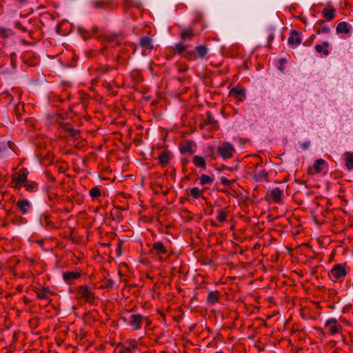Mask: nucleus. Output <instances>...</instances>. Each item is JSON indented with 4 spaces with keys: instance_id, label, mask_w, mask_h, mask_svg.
I'll return each instance as SVG.
<instances>
[{
    "instance_id": "obj_1",
    "label": "nucleus",
    "mask_w": 353,
    "mask_h": 353,
    "mask_svg": "<svg viewBox=\"0 0 353 353\" xmlns=\"http://www.w3.org/2000/svg\"><path fill=\"white\" fill-rule=\"evenodd\" d=\"M77 292L80 299L89 303H94L95 299L94 293L88 285H84L78 286L77 288Z\"/></svg>"
},
{
    "instance_id": "obj_2",
    "label": "nucleus",
    "mask_w": 353,
    "mask_h": 353,
    "mask_svg": "<svg viewBox=\"0 0 353 353\" xmlns=\"http://www.w3.org/2000/svg\"><path fill=\"white\" fill-rule=\"evenodd\" d=\"M91 4L94 8L103 9L105 11L113 10L118 5L114 0H94Z\"/></svg>"
},
{
    "instance_id": "obj_3",
    "label": "nucleus",
    "mask_w": 353,
    "mask_h": 353,
    "mask_svg": "<svg viewBox=\"0 0 353 353\" xmlns=\"http://www.w3.org/2000/svg\"><path fill=\"white\" fill-rule=\"evenodd\" d=\"M101 40L105 41L108 43L104 48L101 49V52L104 53L105 50L110 46L114 47L116 46L120 45L121 42L118 39V34L114 33H106L103 37H101Z\"/></svg>"
},
{
    "instance_id": "obj_4",
    "label": "nucleus",
    "mask_w": 353,
    "mask_h": 353,
    "mask_svg": "<svg viewBox=\"0 0 353 353\" xmlns=\"http://www.w3.org/2000/svg\"><path fill=\"white\" fill-rule=\"evenodd\" d=\"M28 171L26 168H22L19 172L13 175L12 180L14 181V188H19L27 182V177Z\"/></svg>"
},
{
    "instance_id": "obj_5",
    "label": "nucleus",
    "mask_w": 353,
    "mask_h": 353,
    "mask_svg": "<svg viewBox=\"0 0 353 353\" xmlns=\"http://www.w3.org/2000/svg\"><path fill=\"white\" fill-rule=\"evenodd\" d=\"M143 316L139 314H132L129 316L125 317L124 319L128 325H130L134 330H140L141 327Z\"/></svg>"
},
{
    "instance_id": "obj_6",
    "label": "nucleus",
    "mask_w": 353,
    "mask_h": 353,
    "mask_svg": "<svg viewBox=\"0 0 353 353\" xmlns=\"http://www.w3.org/2000/svg\"><path fill=\"white\" fill-rule=\"evenodd\" d=\"M234 150V146L229 142H225L218 148L219 153L223 159L232 158Z\"/></svg>"
},
{
    "instance_id": "obj_7",
    "label": "nucleus",
    "mask_w": 353,
    "mask_h": 353,
    "mask_svg": "<svg viewBox=\"0 0 353 353\" xmlns=\"http://www.w3.org/2000/svg\"><path fill=\"white\" fill-rule=\"evenodd\" d=\"M325 329L328 331L330 334L334 335L342 330V326L338 323L335 318H331L326 321Z\"/></svg>"
},
{
    "instance_id": "obj_8",
    "label": "nucleus",
    "mask_w": 353,
    "mask_h": 353,
    "mask_svg": "<svg viewBox=\"0 0 353 353\" xmlns=\"http://www.w3.org/2000/svg\"><path fill=\"white\" fill-rule=\"evenodd\" d=\"M347 272L343 265H336L329 272V276L332 279L339 280L345 276Z\"/></svg>"
},
{
    "instance_id": "obj_9",
    "label": "nucleus",
    "mask_w": 353,
    "mask_h": 353,
    "mask_svg": "<svg viewBox=\"0 0 353 353\" xmlns=\"http://www.w3.org/2000/svg\"><path fill=\"white\" fill-rule=\"evenodd\" d=\"M137 345L135 341L125 342L117 345L114 351L116 353H134Z\"/></svg>"
},
{
    "instance_id": "obj_10",
    "label": "nucleus",
    "mask_w": 353,
    "mask_h": 353,
    "mask_svg": "<svg viewBox=\"0 0 353 353\" xmlns=\"http://www.w3.org/2000/svg\"><path fill=\"white\" fill-rule=\"evenodd\" d=\"M261 163L262 160H260V162L255 165L253 170L254 176L256 181L265 180L268 176V173L265 169L259 170V167Z\"/></svg>"
},
{
    "instance_id": "obj_11",
    "label": "nucleus",
    "mask_w": 353,
    "mask_h": 353,
    "mask_svg": "<svg viewBox=\"0 0 353 353\" xmlns=\"http://www.w3.org/2000/svg\"><path fill=\"white\" fill-rule=\"evenodd\" d=\"M194 35L195 33L192 26L185 28L180 33L181 41L186 43L187 41L192 40Z\"/></svg>"
},
{
    "instance_id": "obj_12",
    "label": "nucleus",
    "mask_w": 353,
    "mask_h": 353,
    "mask_svg": "<svg viewBox=\"0 0 353 353\" xmlns=\"http://www.w3.org/2000/svg\"><path fill=\"white\" fill-rule=\"evenodd\" d=\"M288 41L289 45L292 47H296L300 45L301 43V37L299 32L296 30H292Z\"/></svg>"
},
{
    "instance_id": "obj_13",
    "label": "nucleus",
    "mask_w": 353,
    "mask_h": 353,
    "mask_svg": "<svg viewBox=\"0 0 353 353\" xmlns=\"http://www.w3.org/2000/svg\"><path fill=\"white\" fill-rule=\"evenodd\" d=\"M81 277V273L77 272H65L63 274V279L68 284H71L74 280Z\"/></svg>"
},
{
    "instance_id": "obj_14",
    "label": "nucleus",
    "mask_w": 353,
    "mask_h": 353,
    "mask_svg": "<svg viewBox=\"0 0 353 353\" xmlns=\"http://www.w3.org/2000/svg\"><path fill=\"white\" fill-rule=\"evenodd\" d=\"M194 145V142L191 140L186 141L183 144L180 145V152L181 154L189 153L193 154L194 151L192 150V147Z\"/></svg>"
},
{
    "instance_id": "obj_15",
    "label": "nucleus",
    "mask_w": 353,
    "mask_h": 353,
    "mask_svg": "<svg viewBox=\"0 0 353 353\" xmlns=\"http://www.w3.org/2000/svg\"><path fill=\"white\" fill-rule=\"evenodd\" d=\"M172 153L169 150H163L158 157L160 165L163 166L168 164L170 161Z\"/></svg>"
},
{
    "instance_id": "obj_16",
    "label": "nucleus",
    "mask_w": 353,
    "mask_h": 353,
    "mask_svg": "<svg viewBox=\"0 0 353 353\" xmlns=\"http://www.w3.org/2000/svg\"><path fill=\"white\" fill-rule=\"evenodd\" d=\"M221 295L218 291H211L207 296V302L210 305H214L219 301Z\"/></svg>"
},
{
    "instance_id": "obj_17",
    "label": "nucleus",
    "mask_w": 353,
    "mask_h": 353,
    "mask_svg": "<svg viewBox=\"0 0 353 353\" xmlns=\"http://www.w3.org/2000/svg\"><path fill=\"white\" fill-rule=\"evenodd\" d=\"M188 46L183 42H179L172 47L174 54H184L188 49Z\"/></svg>"
},
{
    "instance_id": "obj_18",
    "label": "nucleus",
    "mask_w": 353,
    "mask_h": 353,
    "mask_svg": "<svg viewBox=\"0 0 353 353\" xmlns=\"http://www.w3.org/2000/svg\"><path fill=\"white\" fill-rule=\"evenodd\" d=\"M330 43L328 41H323L321 44L316 45L314 48L318 53L323 52L325 56H328L330 51L327 50Z\"/></svg>"
},
{
    "instance_id": "obj_19",
    "label": "nucleus",
    "mask_w": 353,
    "mask_h": 353,
    "mask_svg": "<svg viewBox=\"0 0 353 353\" xmlns=\"http://www.w3.org/2000/svg\"><path fill=\"white\" fill-rule=\"evenodd\" d=\"M152 249L156 252L157 254H165L167 253L166 248L161 241L154 243L152 245Z\"/></svg>"
},
{
    "instance_id": "obj_20",
    "label": "nucleus",
    "mask_w": 353,
    "mask_h": 353,
    "mask_svg": "<svg viewBox=\"0 0 353 353\" xmlns=\"http://www.w3.org/2000/svg\"><path fill=\"white\" fill-rule=\"evenodd\" d=\"M17 206L21 213L26 214L30 208V203L28 200H21L17 203Z\"/></svg>"
},
{
    "instance_id": "obj_21",
    "label": "nucleus",
    "mask_w": 353,
    "mask_h": 353,
    "mask_svg": "<svg viewBox=\"0 0 353 353\" xmlns=\"http://www.w3.org/2000/svg\"><path fill=\"white\" fill-rule=\"evenodd\" d=\"M64 130L68 132L69 135L74 139H77L79 137L80 131L79 130L73 128L70 124L65 123L63 125Z\"/></svg>"
},
{
    "instance_id": "obj_22",
    "label": "nucleus",
    "mask_w": 353,
    "mask_h": 353,
    "mask_svg": "<svg viewBox=\"0 0 353 353\" xmlns=\"http://www.w3.org/2000/svg\"><path fill=\"white\" fill-rule=\"evenodd\" d=\"M197 54V59H204L208 52V49L205 45H200L194 48Z\"/></svg>"
},
{
    "instance_id": "obj_23",
    "label": "nucleus",
    "mask_w": 353,
    "mask_h": 353,
    "mask_svg": "<svg viewBox=\"0 0 353 353\" xmlns=\"http://www.w3.org/2000/svg\"><path fill=\"white\" fill-rule=\"evenodd\" d=\"M192 162L196 167L206 169V162L203 157L195 155L192 158Z\"/></svg>"
},
{
    "instance_id": "obj_24",
    "label": "nucleus",
    "mask_w": 353,
    "mask_h": 353,
    "mask_svg": "<svg viewBox=\"0 0 353 353\" xmlns=\"http://www.w3.org/2000/svg\"><path fill=\"white\" fill-rule=\"evenodd\" d=\"M283 194V190L279 188H275L270 192V196L273 201L276 203H279L281 200V196Z\"/></svg>"
},
{
    "instance_id": "obj_25",
    "label": "nucleus",
    "mask_w": 353,
    "mask_h": 353,
    "mask_svg": "<svg viewBox=\"0 0 353 353\" xmlns=\"http://www.w3.org/2000/svg\"><path fill=\"white\" fill-rule=\"evenodd\" d=\"M336 31L338 34H340V33L347 34V33L350 32V29L348 27V24L345 21H342V22H340L336 26Z\"/></svg>"
},
{
    "instance_id": "obj_26",
    "label": "nucleus",
    "mask_w": 353,
    "mask_h": 353,
    "mask_svg": "<svg viewBox=\"0 0 353 353\" xmlns=\"http://www.w3.org/2000/svg\"><path fill=\"white\" fill-rule=\"evenodd\" d=\"M216 123V121L212 117V114L210 112H207V118L205 119L203 123L200 124V128L203 129L206 125H214Z\"/></svg>"
},
{
    "instance_id": "obj_27",
    "label": "nucleus",
    "mask_w": 353,
    "mask_h": 353,
    "mask_svg": "<svg viewBox=\"0 0 353 353\" xmlns=\"http://www.w3.org/2000/svg\"><path fill=\"white\" fill-rule=\"evenodd\" d=\"M325 165H327L326 161L323 159H319L314 163V169L316 173H320Z\"/></svg>"
},
{
    "instance_id": "obj_28",
    "label": "nucleus",
    "mask_w": 353,
    "mask_h": 353,
    "mask_svg": "<svg viewBox=\"0 0 353 353\" xmlns=\"http://www.w3.org/2000/svg\"><path fill=\"white\" fill-rule=\"evenodd\" d=\"M345 156V165L347 170H351L353 169V152H347Z\"/></svg>"
},
{
    "instance_id": "obj_29",
    "label": "nucleus",
    "mask_w": 353,
    "mask_h": 353,
    "mask_svg": "<svg viewBox=\"0 0 353 353\" xmlns=\"http://www.w3.org/2000/svg\"><path fill=\"white\" fill-rule=\"evenodd\" d=\"M322 14L327 21H332L335 17V10L334 8H324L322 10Z\"/></svg>"
},
{
    "instance_id": "obj_30",
    "label": "nucleus",
    "mask_w": 353,
    "mask_h": 353,
    "mask_svg": "<svg viewBox=\"0 0 353 353\" xmlns=\"http://www.w3.org/2000/svg\"><path fill=\"white\" fill-rule=\"evenodd\" d=\"M13 34L11 29L0 26V38L6 39L13 35Z\"/></svg>"
},
{
    "instance_id": "obj_31",
    "label": "nucleus",
    "mask_w": 353,
    "mask_h": 353,
    "mask_svg": "<svg viewBox=\"0 0 353 353\" xmlns=\"http://www.w3.org/2000/svg\"><path fill=\"white\" fill-rule=\"evenodd\" d=\"M183 57L188 60H196L197 59V54L194 50H187L183 54Z\"/></svg>"
},
{
    "instance_id": "obj_32",
    "label": "nucleus",
    "mask_w": 353,
    "mask_h": 353,
    "mask_svg": "<svg viewBox=\"0 0 353 353\" xmlns=\"http://www.w3.org/2000/svg\"><path fill=\"white\" fill-rule=\"evenodd\" d=\"M140 46L142 48H152V39L150 37L145 36L140 39Z\"/></svg>"
},
{
    "instance_id": "obj_33",
    "label": "nucleus",
    "mask_w": 353,
    "mask_h": 353,
    "mask_svg": "<svg viewBox=\"0 0 353 353\" xmlns=\"http://www.w3.org/2000/svg\"><path fill=\"white\" fill-rule=\"evenodd\" d=\"M49 292V289L47 288H43L42 289L38 290L37 292V296L40 299H47L48 296L47 293Z\"/></svg>"
},
{
    "instance_id": "obj_34",
    "label": "nucleus",
    "mask_w": 353,
    "mask_h": 353,
    "mask_svg": "<svg viewBox=\"0 0 353 353\" xmlns=\"http://www.w3.org/2000/svg\"><path fill=\"white\" fill-rule=\"evenodd\" d=\"M23 185L29 192H36L38 189V185L34 181L26 182Z\"/></svg>"
},
{
    "instance_id": "obj_35",
    "label": "nucleus",
    "mask_w": 353,
    "mask_h": 353,
    "mask_svg": "<svg viewBox=\"0 0 353 353\" xmlns=\"http://www.w3.org/2000/svg\"><path fill=\"white\" fill-rule=\"evenodd\" d=\"M77 30H78V32L79 33V34H81L83 37V39L84 40H86V39L90 38V32L88 30H87L86 29H85L83 27L79 26L77 28Z\"/></svg>"
},
{
    "instance_id": "obj_36",
    "label": "nucleus",
    "mask_w": 353,
    "mask_h": 353,
    "mask_svg": "<svg viewBox=\"0 0 353 353\" xmlns=\"http://www.w3.org/2000/svg\"><path fill=\"white\" fill-rule=\"evenodd\" d=\"M231 92L236 95L237 97H239V100L241 101H243L245 99V92L244 90H237V89H233Z\"/></svg>"
},
{
    "instance_id": "obj_37",
    "label": "nucleus",
    "mask_w": 353,
    "mask_h": 353,
    "mask_svg": "<svg viewBox=\"0 0 353 353\" xmlns=\"http://www.w3.org/2000/svg\"><path fill=\"white\" fill-rule=\"evenodd\" d=\"M114 282L112 279H105L102 281L101 288L112 289Z\"/></svg>"
},
{
    "instance_id": "obj_38",
    "label": "nucleus",
    "mask_w": 353,
    "mask_h": 353,
    "mask_svg": "<svg viewBox=\"0 0 353 353\" xmlns=\"http://www.w3.org/2000/svg\"><path fill=\"white\" fill-rule=\"evenodd\" d=\"M212 179L210 178L208 175L203 174L200 176V183L201 185L210 184L212 182Z\"/></svg>"
},
{
    "instance_id": "obj_39",
    "label": "nucleus",
    "mask_w": 353,
    "mask_h": 353,
    "mask_svg": "<svg viewBox=\"0 0 353 353\" xmlns=\"http://www.w3.org/2000/svg\"><path fill=\"white\" fill-rule=\"evenodd\" d=\"M190 196H192L194 199H199L201 196L202 192L198 188H193L190 189Z\"/></svg>"
},
{
    "instance_id": "obj_40",
    "label": "nucleus",
    "mask_w": 353,
    "mask_h": 353,
    "mask_svg": "<svg viewBox=\"0 0 353 353\" xmlns=\"http://www.w3.org/2000/svg\"><path fill=\"white\" fill-rule=\"evenodd\" d=\"M90 196L92 199H97L101 196V190L98 187H94L90 190Z\"/></svg>"
},
{
    "instance_id": "obj_41",
    "label": "nucleus",
    "mask_w": 353,
    "mask_h": 353,
    "mask_svg": "<svg viewBox=\"0 0 353 353\" xmlns=\"http://www.w3.org/2000/svg\"><path fill=\"white\" fill-rule=\"evenodd\" d=\"M227 214L225 212L223 209H219L218 210V216L216 217L217 220L220 222H224L226 220Z\"/></svg>"
},
{
    "instance_id": "obj_42",
    "label": "nucleus",
    "mask_w": 353,
    "mask_h": 353,
    "mask_svg": "<svg viewBox=\"0 0 353 353\" xmlns=\"http://www.w3.org/2000/svg\"><path fill=\"white\" fill-rule=\"evenodd\" d=\"M125 4L128 6H134L139 8L141 6L140 2L134 1V0H125Z\"/></svg>"
},
{
    "instance_id": "obj_43",
    "label": "nucleus",
    "mask_w": 353,
    "mask_h": 353,
    "mask_svg": "<svg viewBox=\"0 0 353 353\" xmlns=\"http://www.w3.org/2000/svg\"><path fill=\"white\" fill-rule=\"evenodd\" d=\"M112 70L113 68L108 65H102L99 68V70L103 74H106Z\"/></svg>"
},
{
    "instance_id": "obj_44",
    "label": "nucleus",
    "mask_w": 353,
    "mask_h": 353,
    "mask_svg": "<svg viewBox=\"0 0 353 353\" xmlns=\"http://www.w3.org/2000/svg\"><path fill=\"white\" fill-rule=\"evenodd\" d=\"M130 76L136 80L137 82L141 81V77L138 71H133L131 72Z\"/></svg>"
},
{
    "instance_id": "obj_45",
    "label": "nucleus",
    "mask_w": 353,
    "mask_h": 353,
    "mask_svg": "<svg viewBox=\"0 0 353 353\" xmlns=\"http://www.w3.org/2000/svg\"><path fill=\"white\" fill-rule=\"evenodd\" d=\"M23 218L19 216H15L12 219V222L16 225H20L22 223Z\"/></svg>"
},
{
    "instance_id": "obj_46",
    "label": "nucleus",
    "mask_w": 353,
    "mask_h": 353,
    "mask_svg": "<svg viewBox=\"0 0 353 353\" xmlns=\"http://www.w3.org/2000/svg\"><path fill=\"white\" fill-rule=\"evenodd\" d=\"M221 184L225 185V186H230L232 182L231 181L228 180L226 177L222 176L220 179Z\"/></svg>"
},
{
    "instance_id": "obj_47",
    "label": "nucleus",
    "mask_w": 353,
    "mask_h": 353,
    "mask_svg": "<svg viewBox=\"0 0 353 353\" xmlns=\"http://www.w3.org/2000/svg\"><path fill=\"white\" fill-rule=\"evenodd\" d=\"M330 32V28L329 27H327V26H324V27H323L321 29H318V30L316 31V32L318 34L329 33Z\"/></svg>"
},
{
    "instance_id": "obj_48",
    "label": "nucleus",
    "mask_w": 353,
    "mask_h": 353,
    "mask_svg": "<svg viewBox=\"0 0 353 353\" xmlns=\"http://www.w3.org/2000/svg\"><path fill=\"white\" fill-rule=\"evenodd\" d=\"M17 54L14 52H12L10 54V59H11V64L13 68H16V63H15V59H16Z\"/></svg>"
},
{
    "instance_id": "obj_49",
    "label": "nucleus",
    "mask_w": 353,
    "mask_h": 353,
    "mask_svg": "<svg viewBox=\"0 0 353 353\" xmlns=\"http://www.w3.org/2000/svg\"><path fill=\"white\" fill-rule=\"evenodd\" d=\"M310 141H307V142H304L301 145V147L303 150H307L309 146H310Z\"/></svg>"
},
{
    "instance_id": "obj_50",
    "label": "nucleus",
    "mask_w": 353,
    "mask_h": 353,
    "mask_svg": "<svg viewBox=\"0 0 353 353\" xmlns=\"http://www.w3.org/2000/svg\"><path fill=\"white\" fill-rule=\"evenodd\" d=\"M7 149L6 144L3 142H0V154Z\"/></svg>"
},
{
    "instance_id": "obj_51",
    "label": "nucleus",
    "mask_w": 353,
    "mask_h": 353,
    "mask_svg": "<svg viewBox=\"0 0 353 353\" xmlns=\"http://www.w3.org/2000/svg\"><path fill=\"white\" fill-rule=\"evenodd\" d=\"M99 32V28L97 26H94L92 28V35L95 36Z\"/></svg>"
},
{
    "instance_id": "obj_52",
    "label": "nucleus",
    "mask_w": 353,
    "mask_h": 353,
    "mask_svg": "<svg viewBox=\"0 0 353 353\" xmlns=\"http://www.w3.org/2000/svg\"><path fill=\"white\" fill-rule=\"evenodd\" d=\"M274 39V35L272 34H270L268 37V41H272Z\"/></svg>"
},
{
    "instance_id": "obj_53",
    "label": "nucleus",
    "mask_w": 353,
    "mask_h": 353,
    "mask_svg": "<svg viewBox=\"0 0 353 353\" xmlns=\"http://www.w3.org/2000/svg\"><path fill=\"white\" fill-rule=\"evenodd\" d=\"M11 213H12L11 210H6L7 216H10L11 214Z\"/></svg>"
},
{
    "instance_id": "obj_54",
    "label": "nucleus",
    "mask_w": 353,
    "mask_h": 353,
    "mask_svg": "<svg viewBox=\"0 0 353 353\" xmlns=\"http://www.w3.org/2000/svg\"><path fill=\"white\" fill-rule=\"evenodd\" d=\"M16 26H17V27H19V28H21V23H16Z\"/></svg>"
},
{
    "instance_id": "obj_55",
    "label": "nucleus",
    "mask_w": 353,
    "mask_h": 353,
    "mask_svg": "<svg viewBox=\"0 0 353 353\" xmlns=\"http://www.w3.org/2000/svg\"><path fill=\"white\" fill-rule=\"evenodd\" d=\"M120 59H121V56L120 55L117 56V61H119Z\"/></svg>"
},
{
    "instance_id": "obj_56",
    "label": "nucleus",
    "mask_w": 353,
    "mask_h": 353,
    "mask_svg": "<svg viewBox=\"0 0 353 353\" xmlns=\"http://www.w3.org/2000/svg\"><path fill=\"white\" fill-rule=\"evenodd\" d=\"M212 225H214V226H216L217 225L216 223L215 222H214V221L212 223Z\"/></svg>"
},
{
    "instance_id": "obj_57",
    "label": "nucleus",
    "mask_w": 353,
    "mask_h": 353,
    "mask_svg": "<svg viewBox=\"0 0 353 353\" xmlns=\"http://www.w3.org/2000/svg\"><path fill=\"white\" fill-rule=\"evenodd\" d=\"M7 226V223H3V227H6Z\"/></svg>"
},
{
    "instance_id": "obj_58",
    "label": "nucleus",
    "mask_w": 353,
    "mask_h": 353,
    "mask_svg": "<svg viewBox=\"0 0 353 353\" xmlns=\"http://www.w3.org/2000/svg\"><path fill=\"white\" fill-rule=\"evenodd\" d=\"M214 353H223L222 351H216Z\"/></svg>"
},
{
    "instance_id": "obj_59",
    "label": "nucleus",
    "mask_w": 353,
    "mask_h": 353,
    "mask_svg": "<svg viewBox=\"0 0 353 353\" xmlns=\"http://www.w3.org/2000/svg\"><path fill=\"white\" fill-rule=\"evenodd\" d=\"M280 62H281V63H284V62H285V60H284V59H281V60H280Z\"/></svg>"
},
{
    "instance_id": "obj_60",
    "label": "nucleus",
    "mask_w": 353,
    "mask_h": 353,
    "mask_svg": "<svg viewBox=\"0 0 353 353\" xmlns=\"http://www.w3.org/2000/svg\"><path fill=\"white\" fill-rule=\"evenodd\" d=\"M183 162L187 163V162H188V160H187V159H183Z\"/></svg>"
}]
</instances>
